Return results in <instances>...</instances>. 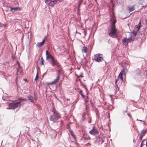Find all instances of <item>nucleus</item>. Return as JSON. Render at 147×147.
I'll return each instance as SVG.
<instances>
[{"label": "nucleus", "instance_id": "nucleus-35", "mask_svg": "<svg viewBox=\"0 0 147 147\" xmlns=\"http://www.w3.org/2000/svg\"><path fill=\"white\" fill-rule=\"evenodd\" d=\"M82 117H84V116H85L84 114H83V115H82Z\"/></svg>", "mask_w": 147, "mask_h": 147}, {"label": "nucleus", "instance_id": "nucleus-43", "mask_svg": "<svg viewBox=\"0 0 147 147\" xmlns=\"http://www.w3.org/2000/svg\"><path fill=\"white\" fill-rule=\"evenodd\" d=\"M34 95L35 96V93H34Z\"/></svg>", "mask_w": 147, "mask_h": 147}, {"label": "nucleus", "instance_id": "nucleus-24", "mask_svg": "<svg viewBox=\"0 0 147 147\" xmlns=\"http://www.w3.org/2000/svg\"><path fill=\"white\" fill-rule=\"evenodd\" d=\"M136 27L137 28L136 32H138V31H139V30L140 28V26H136Z\"/></svg>", "mask_w": 147, "mask_h": 147}, {"label": "nucleus", "instance_id": "nucleus-37", "mask_svg": "<svg viewBox=\"0 0 147 147\" xmlns=\"http://www.w3.org/2000/svg\"><path fill=\"white\" fill-rule=\"evenodd\" d=\"M46 74V73H44V74H43V76H44Z\"/></svg>", "mask_w": 147, "mask_h": 147}, {"label": "nucleus", "instance_id": "nucleus-38", "mask_svg": "<svg viewBox=\"0 0 147 147\" xmlns=\"http://www.w3.org/2000/svg\"><path fill=\"white\" fill-rule=\"evenodd\" d=\"M139 121H142V120H139Z\"/></svg>", "mask_w": 147, "mask_h": 147}, {"label": "nucleus", "instance_id": "nucleus-28", "mask_svg": "<svg viewBox=\"0 0 147 147\" xmlns=\"http://www.w3.org/2000/svg\"><path fill=\"white\" fill-rule=\"evenodd\" d=\"M141 22H140L137 26H140V25H141Z\"/></svg>", "mask_w": 147, "mask_h": 147}, {"label": "nucleus", "instance_id": "nucleus-12", "mask_svg": "<svg viewBox=\"0 0 147 147\" xmlns=\"http://www.w3.org/2000/svg\"><path fill=\"white\" fill-rule=\"evenodd\" d=\"M27 97L28 98V99L30 102H34V98L33 96L31 95H29L27 96Z\"/></svg>", "mask_w": 147, "mask_h": 147}, {"label": "nucleus", "instance_id": "nucleus-22", "mask_svg": "<svg viewBox=\"0 0 147 147\" xmlns=\"http://www.w3.org/2000/svg\"><path fill=\"white\" fill-rule=\"evenodd\" d=\"M95 111L96 112V116L97 117L98 115L99 112V111L96 108L95 109Z\"/></svg>", "mask_w": 147, "mask_h": 147}, {"label": "nucleus", "instance_id": "nucleus-9", "mask_svg": "<svg viewBox=\"0 0 147 147\" xmlns=\"http://www.w3.org/2000/svg\"><path fill=\"white\" fill-rule=\"evenodd\" d=\"M59 76H57L56 78L53 81H52L50 83V84L51 85H53L56 84L59 81Z\"/></svg>", "mask_w": 147, "mask_h": 147}, {"label": "nucleus", "instance_id": "nucleus-3", "mask_svg": "<svg viewBox=\"0 0 147 147\" xmlns=\"http://www.w3.org/2000/svg\"><path fill=\"white\" fill-rule=\"evenodd\" d=\"M60 118V116L59 113L54 112V114L50 116V120L54 123Z\"/></svg>", "mask_w": 147, "mask_h": 147}, {"label": "nucleus", "instance_id": "nucleus-36", "mask_svg": "<svg viewBox=\"0 0 147 147\" xmlns=\"http://www.w3.org/2000/svg\"><path fill=\"white\" fill-rule=\"evenodd\" d=\"M90 102L92 104V106H93V103H92V102L91 101H90Z\"/></svg>", "mask_w": 147, "mask_h": 147}, {"label": "nucleus", "instance_id": "nucleus-6", "mask_svg": "<svg viewBox=\"0 0 147 147\" xmlns=\"http://www.w3.org/2000/svg\"><path fill=\"white\" fill-rule=\"evenodd\" d=\"M99 132L95 127L93 126L92 129L89 131V133L93 136H95L98 134Z\"/></svg>", "mask_w": 147, "mask_h": 147}, {"label": "nucleus", "instance_id": "nucleus-16", "mask_svg": "<svg viewBox=\"0 0 147 147\" xmlns=\"http://www.w3.org/2000/svg\"><path fill=\"white\" fill-rule=\"evenodd\" d=\"M58 1V0H55L53 1H51L50 2V5H54V4H55Z\"/></svg>", "mask_w": 147, "mask_h": 147}, {"label": "nucleus", "instance_id": "nucleus-31", "mask_svg": "<svg viewBox=\"0 0 147 147\" xmlns=\"http://www.w3.org/2000/svg\"><path fill=\"white\" fill-rule=\"evenodd\" d=\"M101 141L102 143H103L104 142L103 139H101Z\"/></svg>", "mask_w": 147, "mask_h": 147}, {"label": "nucleus", "instance_id": "nucleus-25", "mask_svg": "<svg viewBox=\"0 0 147 147\" xmlns=\"http://www.w3.org/2000/svg\"><path fill=\"white\" fill-rule=\"evenodd\" d=\"M60 74V71L58 70L57 71V76H60L59 74Z\"/></svg>", "mask_w": 147, "mask_h": 147}, {"label": "nucleus", "instance_id": "nucleus-10", "mask_svg": "<svg viewBox=\"0 0 147 147\" xmlns=\"http://www.w3.org/2000/svg\"><path fill=\"white\" fill-rule=\"evenodd\" d=\"M21 10V8L19 7H16L11 8L10 11H11L13 13L16 11H20Z\"/></svg>", "mask_w": 147, "mask_h": 147}, {"label": "nucleus", "instance_id": "nucleus-33", "mask_svg": "<svg viewBox=\"0 0 147 147\" xmlns=\"http://www.w3.org/2000/svg\"><path fill=\"white\" fill-rule=\"evenodd\" d=\"M34 100H37V98L36 97H34Z\"/></svg>", "mask_w": 147, "mask_h": 147}, {"label": "nucleus", "instance_id": "nucleus-11", "mask_svg": "<svg viewBox=\"0 0 147 147\" xmlns=\"http://www.w3.org/2000/svg\"><path fill=\"white\" fill-rule=\"evenodd\" d=\"M123 78L122 77V74H121V73L118 76V78L115 81V84L117 83V82L119 80H121V82H122L123 81Z\"/></svg>", "mask_w": 147, "mask_h": 147}, {"label": "nucleus", "instance_id": "nucleus-19", "mask_svg": "<svg viewBox=\"0 0 147 147\" xmlns=\"http://www.w3.org/2000/svg\"><path fill=\"white\" fill-rule=\"evenodd\" d=\"M38 71H37V73L36 74V77L34 79V81L35 82H36L37 81L38 79Z\"/></svg>", "mask_w": 147, "mask_h": 147}, {"label": "nucleus", "instance_id": "nucleus-5", "mask_svg": "<svg viewBox=\"0 0 147 147\" xmlns=\"http://www.w3.org/2000/svg\"><path fill=\"white\" fill-rule=\"evenodd\" d=\"M102 55L100 54H97L95 55L94 60L97 62H101L103 60L102 57Z\"/></svg>", "mask_w": 147, "mask_h": 147}, {"label": "nucleus", "instance_id": "nucleus-40", "mask_svg": "<svg viewBox=\"0 0 147 147\" xmlns=\"http://www.w3.org/2000/svg\"><path fill=\"white\" fill-rule=\"evenodd\" d=\"M80 76L81 77H82H82H83V76Z\"/></svg>", "mask_w": 147, "mask_h": 147}, {"label": "nucleus", "instance_id": "nucleus-23", "mask_svg": "<svg viewBox=\"0 0 147 147\" xmlns=\"http://www.w3.org/2000/svg\"><path fill=\"white\" fill-rule=\"evenodd\" d=\"M79 93L81 95L83 98H84V96L83 94L82 91V90H80V91L79 92Z\"/></svg>", "mask_w": 147, "mask_h": 147}, {"label": "nucleus", "instance_id": "nucleus-1", "mask_svg": "<svg viewBox=\"0 0 147 147\" xmlns=\"http://www.w3.org/2000/svg\"><path fill=\"white\" fill-rule=\"evenodd\" d=\"M116 20L114 19L111 23V25L108 28V34L109 36L113 38H118V34L117 33V30L115 27V24Z\"/></svg>", "mask_w": 147, "mask_h": 147}, {"label": "nucleus", "instance_id": "nucleus-21", "mask_svg": "<svg viewBox=\"0 0 147 147\" xmlns=\"http://www.w3.org/2000/svg\"><path fill=\"white\" fill-rule=\"evenodd\" d=\"M41 62L40 63V64L41 65H43L44 64V61L43 59V57H42L41 58Z\"/></svg>", "mask_w": 147, "mask_h": 147}, {"label": "nucleus", "instance_id": "nucleus-18", "mask_svg": "<svg viewBox=\"0 0 147 147\" xmlns=\"http://www.w3.org/2000/svg\"><path fill=\"white\" fill-rule=\"evenodd\" d=\"M87 47H84L83 48V49L82 50V52L83 53H87Z\"/></svg>", "mask_w": 147, "mask_h": 147}, {"label": "nucleus", "instance_id": "nucleus-15", "mask_svg": "<svg viewBox=\"0 0 147 147\" xmlns=\"http://www.w3.org/2000/svg\"><path fill=\"white\" fill-rule=\"evenodd\" d=\"M129 8V10L130 12L133 11L135 10V7L134 5L130 6V7H128Z\"/></svg>", "mask_w": 147, "mask_h": 147}, {"label": "nucleus", "instance_id": "nucleus-8", "mask_svg": "<svg viewBox=\"0 0 147 147\" xmlns=\"http://www.w3.org/2000/svg\"><path fill=\"white\" fill-rule=\"evenodd\" d=\"M45 38L46 37L44 38L42 42L37 43L36 44V46L39 48L42 47L45 42Z\"/></svg>", "mask_w": 147, "mask_h": 147}, {"label": "nucleus", "instance_id": "nucleus-26", "mask_svg": "<svg viewBox=\"0 0 147 147\" xmlns=\"http://www.w3.org/2000/svg\"><path fill=\"white\" fill-rule=\"evenodd\" d=\"M145 140H144L142 142L140 147H142V144L143 143H144V142H145Z\"/></svg>", "mask_w": 147, "mask_h": 147}, {"label": "nucleus", "instance_id": "nucleus-27", "mask_svg": "<svg viewBox=\"0 0 147 147\" xmlns=\"http://www.w3.org/2000/svg\"><path fill=\"white\" fill-rule=\"evenodd\" d=\"M143 136V135H140V137H139V139L140 140H141L142 139V137Z\"/></svg>", "mask_w": 147, "mask_h": 147}, {"label": "nucleus", "instance_id": "nucleus-39", "mask_svg": "<svg viewBox=\"0 0 147 147\" xmlns=\"http://www.w3.org/2000/svg\"><path fill=\"white\" fill-rule=\"evenodd\" d=\"M144 142H144V143H142V146L143 145H144V144H144Z\"/></svg>", "mask_w": 147, "mask_h": 147}, {"label": "nucleus", "instance_id": "nucleus-20", "mask_svg": "<svg viewBox=\"0 0 147 147\" xmlns=\"http://www.w3.org/2000/svg\"><path fill=\"white\" fill-rule=\"evenodd\" d=\"M69 131L71 134V136L74 138H76L74 134L73 131L70 129H69Z\"/></svg>", "mask_w": 147, "mask_h": 147}, {"label": "nucleus", "instance_id": "nucleus-32", "mask_svg": "<svg viewBox=\"0 0 147 147\" xmlns=\"http://www.w3.org/2000/svg\"><path fill=\"white\" fill-rule=\"evenodd\" d=\"M85 102L86 103H87L88 102V100H86L85 101Z\"/></svg>", "mask_w": 147, "mask_h": 147}, {"label": "nucleus", "instance_id": "nucleus-2", "mask_svg": "<svg viewBox=\"0 0 147 147\" xmlns=\"http://www.w3.org/2000/svg\"><path fill=\"white\" fill-rule=\"evenodd\" d=\"M136 34V32L134 31L129 34L130 36L128 38H124L122 40L123 44L126 46H128V43L134 40Z\"/></svg>", "mask_w": 147, "mask_h": 147}, {"label": "nucleus", "instance_id": "nucleus-17", "mask_svg": "<svg viewBox=\"0 0 147 147\" xmlns=\"http://www.w3.org/2000/svg\"><path fill=\"white\" fill-rule=\"evenodd\" d=\"M147 130L146 129H143L141 132V134L143 136H144L145 134L146 133Z\"/></svg>", "mask_w": 147, "mask_h": 147}, {"label": "nucleus", "instance_id": "nucleus-30", "mask_svg": "<svg viewBox=\"0 0 147 147\" xmlns=\"http://www.w3.org/2000/svg\"><path fill=\"white\" fill-rule=\"evenodd\" d=\"M63 124V122L62 121H61L60 124H61V126H62V125Z\"/></svg>", "mask_w": 147, "mask_h": 147}, {"label": "nucleus", "instance_id": "nucleus-14", "mask_svg": "<svg viewBox=\"0 0 147 147\" xmlns=\"http://www.w3.org/2000/svg\"><path fill=\"white\" fill-rule=\"evenodd\" d=\"M49 61L52 66H55L56 63L54 58L51 60H49Z\"/></svg>", "mask_w": 147, "mask_h": 147}, {"label": "nucleus", "instance_id": "nucleus-34", "mask_svg": "<svg viewBox=\"0 0 147 147\" xmlns=\"http://www.w3.org/2000/svg\"><path fill=\"white\" fill-rule=\"evenodd\" d=\"M127 115L128 116H129V117H130V113H127Z\"/></svg>", "mask_w": 147, "mask_h": 147}, {"label": "nucleus", "instance_id": "nucleus-7", "mask_svg": "<svg viewBox=\"0 0 147 147\" xmlns=\"http://www.w3.org/2000/svg\"><path fill=\"white\" fill-rule=\"evenodd\" d=\"M46 59L49 60H51L54 59V57L51 54L49 53L48 51H46Z\"/></svg>", "mask_w": 147, "mask_h": 147}, {"label": "nucleus", "instance_id": "nucleus-44", "mask_svg": "<svg viewBox=\"0 0 147 147\" xmlns=\"http://www.w3.org/2000/svg\"><path fill=\"white\" fill-rule=\"evenodd\" d=\"M88 98V96H87V98Z\"/></svg>", "mask_w": 147, "mask_h": 147}, {"label": "nucleus", "instance_id": "nucleus-13", "mask_svg": "<svg viewBox=\"0 0 147 147\" xmlns=\"http://www.w3.org/2000/svg\"><path fill=\"white\" fill-rule=\"evenodd\" d=\"M17 100L18 101V102H20V105H21V102L22 101H24V102L27 101V100L26 98H18Z\"/></svg>", "mask_w": 147, "mask_h": 147}, {"label": "nucleus", "instance_id": "nucleus-41", "mask_svg": "<svg viewBox=\"0 0 147 147\" xmlns=\"http://www.w3.org/2000/svg\"><path fill=\"white\" fill-rule=\"evenodd\" d=\"M139 120L138 119H137V121H139Z\"/></svg>", "mask_w": 147, "mask_h": 147}, {"label": "nucleus", "instance_id": "nucleus-42", "mask_svg": "<svg viewBox=\"0 0 147 147\" xmlns=\"http://www.w3.org/2000/svg\"><path fill=\"white\" fill-rule=\"evenodd\" d=\"M69 100V99H67V100Z\"/></svg>", "mask_w": 147, "mask_h": 147}, {"label": "nucleus", "instance_id": "nucleus-4", "mask_svg": "<svg viewBox=\"0 0 147 147\" xmlns=\"http://www.w3.org/2000/svg\"><path fill=\"white\" fill-rule=\"evenodd\" d=\"M20 102H16L10 103L9 105L8 108L7 109H13L17 108L20 105Z\"/></svg>", "mask_w": 147, "mask_h": 147}, {"label": "nucleus", "instance_id": "nucleus-29", "mask_svg": "<svg viewBox=\"0 0 147 147\" xmlns=\"http://www.w3.org/2000/svg\"><path fill=\"white\" fill-rule=\"evenodd\" d=\"M89 119H90V120H89L88 122V123H91V119L89 117Z\"/></svg>", "mask_w": 147, "mask_h": 147}]
</instances>
